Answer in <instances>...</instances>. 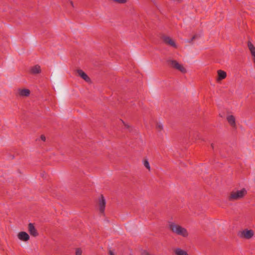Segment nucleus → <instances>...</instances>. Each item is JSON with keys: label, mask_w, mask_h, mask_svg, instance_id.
I'll list each match as a JSON object with an SVG mask.
<instances>
[{"label": "nucleus", "mask_w": 255, "mask_h": 255, "mask_svg": "<svg viewBox=\"0 0 255 255\" xmlns=\"http://www.w3.org/2000/svg\"><path fill=\"white\" fill-rule=\"evenodd\" d=\"M168 228L173 233L177 235L185 238L188 236V231L185 228L174 222H169L168 223Z\"/></svg>", "instance_id": "obj_1"}, {"label": "nucleus", "mask_w": 255, "mask_h": 255, "mask_svg": "<svg viewBox=\"0 0 255 255\" xmlns=\"http://www.w3.org/2000/svg\"><path fill=\"white\" fill-rule=\"evenodd\" d=\"M166 63L169 67L178 70L182 73H186L187 72V70L184 66L175 60L169 59L166 60Z\"/></svg>", "instance_id": "obj_2"}, {"label": "nucleus", "mask_w": 255, "mask_h": 255, "mask_svg": "<svg viewBox=\"0 0 255 255\" xmlns=\"http://www.w3.org/2000/svg\"><path fill=\"white\" fill-rule=\"evenodd\" d=\"M247 190L243 188L241 190H238L236 191H232L230 196L228 197V199L230 201H235L240 200L243 198L247 194Z\"/></svg>", "instance_id": "obj_3"}, {"label": "nucleus", "mask_w": 255, "mask_h": 255, "mask_svg": "<svg viewBox=\"0 0 255 255\" xmlns=\"http://www.w3.org/2000/svg\"><path fill=\"white\" fill-rule=\"evenodd\" d=\"M254 233L252 230L245 229L242 231H240L238 236L241 238H244L246 239H250L254 236Z\"/></svg>", "instance_id": "obj_4"}, {"label": "nucleus", "mask_w": 255, "mask_h": 255, "mask_svg": "<svg viewBox=\"0 0 255 255\" xmlns=\"http://www.w3.org/2000/svg\"><path fill=\"white\" fill-rule=\"evenodd\" d=\"M98 204L100 213L104 214L106 206V200L103 195H101L100 198L99 199Z\"/></svg>", "instance_id": "obj_5"}, {"label": "nucleus", "mask_w": 255, "mask_h": 255, "mask_svg": "<svg viewBox=\"0 0 255 255\" xmlns=\"http://www.w3.org/2000/svg\"><path fill=\"white\" fill-rule=\"evenodd\" d=\"M163 41L165 43L173 47L176 48L177 45L174 41L169 36H163L162 37Z\"/></svg>", "instance_id": "obj_6"}, {"label": "nucleus", "mask_w": 255, "mask_h": 255, "mask_svg": "<svg viewBox=\"0 0 255 255\" xmlns=\"http://www.w3.org/2000/svg\"><path fill=\"white\" fill-rule=\"evenodd\" d=\"M30 93V90L27 89H19L17 90V94L18 96L22 97H28Z\"/></svg>", "instance_id": "obj_7"}, {"label": "nucleus", "mask_w": 255, "mask_h": 255, "mask_svg": "<svg viewBox=\"0 0 255 255\" xmlns=\"http://www.w3.org/2000/svg\"><path fill=\"white\" fill-rule=\"evenodd\" d=\"M28 231L31 236L36 237L38 235V233L32 223H29L28 224Z\"/></svg>", "instance_id": "obj_8"}, {"label": "nucleus", "mask_w": 255, "mask_h": 255, "mask_svg": "<svg viewBox=\"0 0 255 255\" xmlns=\"http://www.w3.org/2000/svg\"><path fill=\"white\" fill-rule=\"evenodd\" d=\"M18 238L22 241L26 242L29 240V236L25 232H20L17 235Z\"/></svg>", "instance_id": "obj_9"}, {"label": "nucleus", "mask_w": 255, "mask_h": 255, "mask_svg": "<svg viewBox=\"0 0 255 255\" xmlns=\"http://www.w3.org/2000/svg\"><path fill=\"white\" fill-rule=\"evenodd\" d=\"M77 72L79 76H80L85 81L89 82L90 81V78L83 70L81 69H78L77 70Z\"/></svg>", "instance_id": "obj_10"}, {"label": "nucleus", "mask_w": 255, "mask_h": 255, "mask_svg": "<svg viewBox=\"0 0 255 255\" xmlns=\"http://www.w3.org/2000/svg\"><path fill=\"white\" fill-rule=\"evenodd\" d=\"M227 120L229 124L234 128H236L235 118L233 115H230L227 117Z\"/></svg>", "instance_id": "obj_11"}, {"label": "nucleus", "mask_w": 255, "mask_h": 255, "mask_svg": "<svg viewBox=\"0 0 255 255\" xmlns=\"http://www.w3.org/2000/svg\"><path fill=\"white\" fill-rule=\"evenodd\" d=\"M217 73H218L217 81L222 80L224 79L225 78H226V77L227 76V74L225 71H224L222 70H219L217 71Z\"/></svg>", "instance_id": "obj_12"}, {"label": "nucleus", "mask_w": 255, "mask_h": 255, "mask_svg": "<svg viewBox=\"0 0 255 255\" xmlns=\"http://www.w3.org/2000/svg\"><path fill=\"white\" fill-rule=\"evenodd\" d=\"M176 255H188L187 253L180 248H176L174 250Z\"/></svg>", "instance_id": "obj_13"}, {"label": "nucleus", "mask_w": 255, "mask_h": 255, "mask_svg": "<svg viewBox=\"0 0 255 255\" xmlns=\"http://www.w3.org/2000/svg\"><path fill=\"white\" fill-rule=\"evenodd\" d=\"M31 72L32 74H39L41 72V69L40 66L36 65L31 69Z\"/></svg>", "instance_id": "obj_14"}, {"label": "nucleus", "mask_w": 255, "mask_h": 255, "mask_svg": "<svg viewBox=\"0 0 255 255\" xmlns=\"http://www.w3.org/2000/svg\"><path fill=\"white\" fill-rule=\"evenodd\" d=\"M190 137L194 138L195 139H200V134L198 131H192L189 133Z\"/></svg>", "instance_id": "obj_15"}, {"label": "nucleus", "mask_w": 255, "mask_h": 255, "mask_svg": "<svg viewBox=\"0 0 255 255\" xmlns=\"http://www.w3.org/2000/svg\"><path fill=\"white\" fill-rule=\"evenodd\" d=\"M144 166L149 171L150 170V167L149 163L147 160H144L143 161Z\"/></svg>", "instance_id": "obj_16"}, {"label": "nucleus", "mask_w": 255, "mask_h": 255, "mask_svg": "<svg viewBox=\"0 0 255 255\" xmlns=\"http://www.w3.org/2000/svg\"><path fill=\"white\" fill-rule=\"evenodd\" d=\"M248 46L250 50L254 49L255 48V47L254 46V45L251 42L249 41L248 43Z\"/></svg>", "instance_id": "obj_17"}, {"label": "nucleus", "mask_w": 255, "mask_h": 255, "mask_svg": "<svg viewBox=\"0 0 255 255\" xmlns=\"http://www.w3.org/2000/svg\"><path fill=\"white\" fill-rule=\"evenodd\" d=\"M82 251L80 248H77L76 250V255H82Z\"/></svg>", "instance_id": "obj_18"}, {"label": "nucleus", "mask_w": 255, "mask_h": 255, "mask_svg": "<svg viewBox=\"0 0 255 255\" xmlns=\"http://www.w3.org/2000/svg\"><path fill=\"white\" fill-rule=\"evenodd\" d=\"M113 1L119 3H125L127 0H112Z\"/></svg>", "instance_id": "obj_19"}, {"label": "nucleus", "mask_w": 255, "mask_h": 255, "mask_svg": "<svg viewBox=\"0 0 255 255\" xmlns=\"http://www.w3.org/2000/svg\"><path fill=\"white\" fill-rule=\"evenodd\" d=\"M157 128L160 131L163 129V126L161 124H157Z\"/></svg>", "instance_id": "obj_20"}, {"label": "nucleus", "mask_w": 255, "mask_h": 255, "mask_svg": "<svg viewBox=\"0 0 255 255\" xmlns=\"http://www.w3.org/2000/svg\"><path fill=\"white\" fill-rule=\"evenodd\" d=\"M141 255H151L148 252L145 250L142 251Z\"/></svg>", "instance_id": "obj_21"}, {"label": "nucleus", "mask_w": 255, "mask_h": 255, "mask_svg": "<svg viewBox=\"0 0 255 255\" xmlns=\"http://www.w3.org/2000/svg\"><path fill=\"white\" fill-rule=\"evenodd\" d=\"M252 55L254 56H255V48L250 50Z\"/></svg>", "instance_id": "obj_22"}, {"label": "nucleus", "mask_w": 255, "mask_h": 255, "mask_svg": "<svg viewBox=\"0 0 255 255\" xmlns=\"http://www.w3.org/2000/svg\"><path fill=\"white\" fill-rule=\"evenodd\" d=\"M40 138L42 140L45 141L46 140V137L44 135H41L40 136Z\"/></svg>", "instance_id": "obj_23"}, {"label": "nucleus", "mask_w": 255, "mask_h": 255, "mask_svg": "<svg viewBox=\"0 0 255 255\" xmlns=\"http://www.w3.org/2000/svg\"><path fill=\"white\" fill-rule=\"evenodd\" d=\"M196 35H194L192 37V38H191V39L190 41H188V42L191 43L193 41V40L196 38Z\"/></svg>", "instance_id": "obj_24"}, {"label": "nucleus", "mask_w": 255, "mask_h": 255, "mask_svg": "<svg viewBox=\"0 0 255 255\" xmlns=\"http://www.w3.org/2000/svg\"><path fill=\"white\" fill-rule=\"evenodd\" d=\"M110 255H116L111 250L109 251Z\"/></svg>", "instance_id": "obj_25"}, {"label": "nucleus", "mask_w": 255, "mask_h": 255, "mask_svg": "<svg viewBox=\"0 0 255 255\" xmlns=\"http://www.w3.org/2000/svg\"><path fill=\"white\" fill-rule=\"evenodd\" d=\"M122 122L124 123L125 126L127 128H128L129 127V126L127 124L124 123V122L122 121Z\"/></svg>", "instance_id": "obj_26"}, {"label": "nucleus", "mask_w": 255, "mask_h": 255, "mask_svg": "<svg viewBox=\"0 0 255 255\" xmlns=\"http://www.w3.org/2000/svg\"><path fill=\"white\" fill-rule=\"evenodd\" d=\"M70 4H71V5L73 7L74 6V5H73V2H72V1H70Z\"/></svg>", "instance_id": "obj_27"}, {"label": "nucleus", "mask_w": 255, "mask_h": 255, "mask_svg": "<svg viewBox=\"0 0 255 255\" xmlns=\"http://www.w3.org/2000/svg\"><path fill=\"white\" fill-rule=\"evenodd\" d=\"M211 147H212V149H214V145L213 143L211 144Z\"/></svg>", "instance_id": "obj_28"}, {"label": "nucleus", "mask_w": 255, "mask_h": 255, "mask_svg": "<svg viewBox=\"0 0 255 255\" xmlns=\"http://www.w3.org/2000/svg\"><path fill=\"white\" fill-rule=\"evenodd\" d=\"M254 62L255 63V56H254Z\"/></svg>", "instance_id": "obj_29"}]
</instances>
